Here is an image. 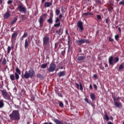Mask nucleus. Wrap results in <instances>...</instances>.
<instances>
[{"label":"nucleus","instance_id":"54","mask_svg":"<svg viewBox=\"0 0 124 124\" xmlns=\"http://www.w3.org/2000/svg\"><path fill=\"white\" fill-rule=\"evenodd\" d=\"M53 18V13L50 14V17Z\"/></svg>","mask_w":124,"mask_h":124},{"label":"nucleus","instance_id":"29","mask_svg":"<svg viewBox=\"0 0 124 124\" xmlns=\"http://www.w3.org/2000/svg\"><path fill=\"white\" fill-rule=\"evenodd\" d=\"M46 67H47V64L44 63L41 65V68H43V69L46 68Z\"/></svg>","mask_w":124,"mask_h":124},{"label":"nucleus","instance_id":"60","mask_svg":"<svg viewBox=\"0 0 124 124\" xmlns=\"http://www.w3.org/2000/svg\"><path fill=\"white\" fill-rule=\"evenodd\" d=\"M3 85H2L1 84H0V89H3Z\"/></svg>","mask_w":124,"mask_h":124},{"label":"nucleus","instance_id":"52","mask_svg":"<svg viewBox=\"0 0 124 124\" xmlns=\"http://www.w3.org/2000/svg\"><path fill=\"white\" fill-rule=\"evenodd\" d=\"M100 68L101 69H102V70H104V67L103 66H102V65H100Z\"/></svg>","mask_w":124,"mask_h":124},{"label":"nucleus","instance_id":"23","mask_svg":"<svg viewBox=\"0 0 124 124\" xmlns=\"http://www.w3.org/2000/svg\"><path fill=\"white\" fill-rule=\"evenodd\" d=\"M17 35H18V34H17V32H14L12 35V39H15V38L17 37Z\"/></svg>","mask_w":124,"mask_h":124},{"label":"nucleus","instance_id":"20","mask_svg":"<svg viewBox=\"0 0 124 124\" xmlns=\"http://www.w3.org/2000/svg\"><path fill=\"white\" fill-rule=\"evenodd\" d=\"M4 107V103L3 102V100H0V108H3Z\"/></svg>","mask_w":124,"mask_h":124},{"label":"nucleus","instance_id":"32","mask_svg":"<svg viewBox=\"0 0 124 124\" xmlns=\"http://www.w3.org/2000/svg\"><path fill=\"white\" fill-rule=\"evenodd\" d=\"M58 103L59 104V106L62 108L63 107V103L62 101L58 102Z\"/></svg>","mask_w":124,"mask_h":124},{"label":"nucleus","instance_id":"41","mask_svg":"<svg viewBox=\"0 0 124 124\" xmlns=\"http://www.w3.org/2000/svg\"><path fill=\"white\" fill-rule=\"evenodd\" d=\"M79 88L80 91H83V86H82L81 83H79Z\"/></svg>","mask_w":124,"mask_h":124},{"label":"nucleus","instance_id":"21","mask_svg":"<svg viewBox=\"0 0 124 124\" xmlns=\"http://www.w3.org/2000/svg\"><path fill=\"white\" fill-rule=\"evenodd\" d=\"M9 17H10V14L7 12L4 15V19H7Z\"/></svg>","mask_w":124,"mask_h":124},{"label":"nucleus","instance_id":"18","mask_svg":"<svg viewBox=\"0 0 124 124\" xmlns=\"http://www.w3.org/2000/svg\"><path fill=\"white\" fill-rule=\"evenodd\" d=\"M24 47L25 49H27V48L29 47V40H28V39H26L25 41Z\"/></svg>","mask_w":124,"mask_h":124},{"label":"nucleus","instance_id":"39","mask_svg":"<svg viewBox=\"0 0 124 124\" xmlns=\"http://www.w3.org/2000/svg\"><path fill=\"white\" fill-rule=\"evenodd\" d=\"M27 36H28V33L25 32L23 34V35L22 36V38H24L25 37H27Z\"/></svg>","mask_w":124,"mask_h":124},{"label":"nucleus","instance_id":"30","mask_svg":"<svg viewBox=\"0 0 124 124\" xmlns=\"http://www.w3.org/2000/svg\"><path fill=\"white\" fill-rule=\"evenodd\" d=\"M2 64H3V65H5V64H6V58H4L3 59L2 61Z\"/></svg>","mask_w":124,"mask_h":124},{"label":"nucleus","instance_id":"37","mask_svg":"<svg viewBox=\"0 0 124 124\" xmlns=\"http://www.w3.org/2000/svg\"><path fill=\"white\" fill-rule=\"evenodd\" d=\"M120 5H124V0H123L119 2Z\"/></svg>","mask_w":124,"mask_h":124},{"label":"nucleus","instance_id":"28","mask_svg":"<svg viewBox=\"0 0 124 124\" xmlns=\"http://www.w3.org/2000/svg\"><path fill=\"white\" fill-rule=\"evenodd\" d=\"M12 48H13V46H8L7 47V54H9L10 53V51H11Z\"/></svg>","mask_w":124,"mask_h":124},{"label":"nucleus","instance_id":"34","mask_svg":"<svg viewBox=\"0 0 124 124\" xmlns=\"http://www.w3.org/2000/svg\"><path fill=\"white\" fill-rule=\"evenodd\" d=\"M61 26V23L60 22H58L56 24L54 25V27H60Z\"/></svg>","mask_w":124,"mask_h":124},{"label":"nucleus","instance_id":"46","mask_svg":"<svg viewBox=\"0 0 124 124\" xmlns=\"http://www.w3.org/2000/svg\"><path fill=\"white\" fill-rule=\"evenodd\" d=\"M43 18L44 17L45 18H46L47 17V14H43L42 16Z\"/></svg>","mask_w":124,"mask_h":124},{"label":"nucleus","instance_id":"40","mask_svg":"<svg viewBox=\"0 0 124 124\" xmlns=\"http://www.w3.org/2000/svg\"><path fill=\"white\" fill-rule=\"evenodd\" d=\"M37 77H38V78H42V75L40 74H37Z\"/></svg>","mask_w":124,"mask_h":124},{"label":"nucleus","instance_id":"15","mask_svg":"<svg viewBox=\"0 0 124 124\" xmlns=\"http://www.w3.org/2000/svg\"><path fill=\"white\" fill-rule=\"evenodd\" d=\"M124 68V63H122L119 65L117 70L118 71H122V70H123Z\"/></svg>","mask_w":124,"mask_h":124},{"label":"nucleus","instance_id":"53","mask_svg":"<svg viewBox=\"0 0 124 124\" xmlns=\"http://www.w3.org/2000/svg\"><path fill=\"white\" fill-rule=\"evenodd\" d=\"M93 87H94V89H95V90H97V86H96V85H95V84H94L93 85Z\"/></svg>","mask_w":124,"mask_h":124},{"label":"nucleus","instance_id":"24","mask_svg":"<svg viewBox=\"0 0 124 124\" xmlns=\"http://www.w3.org/2000/svg\"><path fill=\"white\" fill-rule=\"evenodd\" d=\"M68 50H69V49H70V36L68 35Z\"/></svg>","mask_w":124,"mask_h":124},{"label":"nucleus","instance_id":"61","mask_svg":"<svg viewBox=\"0 0 124 124\" xmlns=\"http://www.w3.org/2000/svg\"><path fill=\"white\" fill-rule=\"evenodd\" d=\"M61 11L63 13V12L64 11V10L63 9V8H62Z\"/></svg>","mask_w":124,"mask_h":124},{"label":"nucleus","instance_id":"19","mask_svg":"<svg viewBox=\"0 0 124 124\" xmlns=\"http://www.w3.org/2000/svg\"><path fill=\"white\" fill-rule=\"evenodd\" d=\"M51 5H52V2H46L44 6L45 7H50Z\"/></svg>","mask_w":124,"mask_h":124},{"label":"nucleus","instance_id":"31","mask_svg":"<svg viewBox=\"0 0 124 124\" xmlns=\"http://www.w3.org/2000/svg\"><path fill=\"white\" fill-rule=\"evenodd\" d=\"M61 11H60V10L59 9H56V11H55V13L56 15H57V16H59V15H60Z\"/></svg>","mask_w":124,"mask_h":124},{"label":"nucleus","instance_id":"16","mask_svg":"<svg viewBox=\"0 0 124 124\" xmlns=\"http://www.w3.org/2000/svg\"><path fill=\"white\" fill-rule=\"evenodd\" d=\"M53 121L56 124H63V122L62 121H60L58 119H54Z\"/></svg>","mask_w":124,"mask_h":124},{"label":"nucleus","instance_id":"44","mask_svg":"<svg viewBox=\"0 0 124 124\" xmlns=\"http://www.w3.org/2000/svg\"><path fill=\"white\" fill-rule=\"evenodd\" d=\"M61 54L62 56H64V54H65V49L62 51Z\"/></svg>","mask_w":124,"mask_h":124},{"label":"nucleus","instance_id":"17","mask_svg":"<svg viewBox=\"0 0 124 124\" xmlns=\"http://www.w3.org/2000/svg\"><path fill=\"white\" fill-rule=\"evenodd\" d=\"M63 31V30L62 29V28L60 29L59 30H57L56 31V33H58L59 35H62V32Z\"/></svg>","mask_w":124,"mask_h":124},{"label":"nucleus","instance_id":"58","mask_svg":"<svg viewBox=\"0 0 124 124\" xmlns=\"http://www.w3.org/2000/svg\"><path fill=\"white\" fill-rule=\"evenodd\" d=\"M93 78H97V75L95 74L93 75Z\"/></svg>","mask_w":124,"mask_h":124},{"label":"nucleus","instance_id":"57","mask_svg":"<svg viewBox=\"0 0 124 124\" xmlns=\"http://www.w3.org/2000/svg\"><path fill=\"white\" fill-rule=\"evenodd\" d=\"M14 29H15V27H12L11 29V31H14Z\"/></svg>","mask_w":124,"mask_h":124},{"label":"nucleus","instance_id":"13","mask_svg":"<svg viewBox=\"0 0 124 124\" xmlns=\"http://www.w3.org/2000/svg\"><path fill=\"white\" fill-rule=\"evenodd\" d=\"M44 21V18L43 16H40L39 19V23L40 24V28H43V22Z\"/></svg>","mask_w":124,"mask_h":124},{"label":"nucleus","instance_id":"63","mask_svg":"<svg viewBox=\"0 0 124 124\" xmlns=\"http://www.w3.org/2000/svg\"><path fill=\"white\" fill-rule=\"evenodd\" d=\"M108 124H113V123L111 122H108Z\"/></svg>","mask_w":124,"mask_h":124},{"label":"nucleus","instance_id":"55","mask_svg":"<svg viewBox=\"0 0 124 124\" xmlns=\"http://www.w3.org/2000/svg\"><path fill=\"white\" fill-rule=\"evenodd\" d=\"M76 86L78 89H79V84L76 83Z\"/></svg>","mask_w":124,"mask_h":124},{"label":"nucleus","instance_id":"48","mask_svg":"<svg viewBox=\"0 0 124 124\" xmlns=\"http://www.w3.org/2000/svg\"><path fill=\"white\" fill-rule=\"evenodd\" d=\"M8 4H11V3H12V0H9L7 2Z\"/></svg>","mask_w":124,"mask_h":124},{"label":"nucleus","instance_id":"27","mask_svg":"<svg viewBox=\"0 0 124 124\" xmlns=\"http://www.w3.org/2000/svg\"><path fill=\"white\" fill-rule=\"evenodd\" d=\"M47 22L49 24H53V18L49 17V18L47 20Z\"/></svg>","mask_w":124,"mask_h":124},{"label":"nucleus","instance_id":"47","mask_svg":"<svg viewBox=\"0 0 124 124\" xmlns=\"http://www.w3.org/2000/svg\"><path fill=\"white\" fill-rule=\"evenodd\" d=\"M118 38H119V34H117L115 36V39H116V40H117Z\"/></svg>","mask_w":124,"mask_h":124},{"label":"nucleus","instance_id":"43","mask_svg":"<svg viewBox=\"0 0 124 124\" xmlns=\"http://www.w3.org/2000/svg\"><path fill=\"white\" fill-rule=\"evenodd\" d=\"M85 101H86V102H87V103H89V104H91V103H90V102H89V99L87 98H86L84 99Z\"/></svg>","mask_w":124,"mask_h":124},{"label":"nucleus","instance_id":"64","mask_svg":"<svg viewBox=\"0 0 124 124\" xmlns=\"http://www.w3.org/2000/svg\"><path fill=\"white\" fill-rule=\"evenodd\" d=\"M44 124H50V122L48 123L47 122H45L44 123Z\"/></svg>","mask_w":124,"mask_h":124},{"label":"nucleus","instance_id":"45","mask_svg":"<svg viewBox=\"0 0 124 124\" xmlns=\"http://www.w3.org/2000/svg\"><path fill=\"white\" fill-rule=\"evenodd\" d=\"M58 95L59 96H60V97H62V93H58Z\"/></svg>","mask_w":124,"mask_h":124},{"label":"nucleus","instance_id":"33","mask_svg":"<svg viewBox=\"0 0 124 124\" xmlns=\"http://www.w3.org/2000/svg\"><path fill=\"white\" fill-rule=\"evenodd\" d=\"M96 16H97V20L98 21H101V20H102V19L101 18V16L97 15Z\"/></svg>","mask_w":124,"mask_h":124},{"label":"nucleus","instance_id":"36","mask_svg":"<svg viewBox=\"0 0 124 124\" xmlns=\"http://www.w3.org/2000/svg\"><path fill=\"white\" fill-rule=\"evenodd\" d=\"M21 19L25 21L26 20V17H25V15H21Z\"/></svg>","mask_w":124,"mask_h":124},{"label":"nucleus","instance_id":"51","mask_svg":"<svg viewBox=\"0 0 124 124\" xmlns=\"http://www.w3.org/2000/svg\"><path fill=\"white\" fill-rule=\"evenodd\" d=\"M108 21H109V17L107 18L106 19V24H108Z\"/></svg>","mask_w":124,"mask_h":124},{"label":"nucleus","instance_id":"8","mask_svg":"<svg viewBox=\"0 0 124 124\" xmlns=\"http://www.w3.org/2000/svg\"><path fill=\"white\" fill-rule=\"evenodd\" d=\"M16 72L15 73L16 80H19L20 78L19 75H21V70H20L18 67H16Z\"/></svg>","mask_w":124,"mask_h":124},{"label":"nucleus","instance_id":"9","mask_svg":"<svg viewBox=\"0 0 124 124\" xmlns=\"http://www.w3.org/2000/svg\"><path fill=\"white\" fill-rule=\"evenodd\" d=\"M112 97L114 101V106H115V107H117V108H120V107H123V105H122V103L121 102H118L116 101V97H114V96H112Z\"/></svg>","mask_w":124,"mask_h":124},{"label":"nucleus","instance_id":"59","mask_svg":"<svg viewBox=\"0 0 124 124\" xmlns=\"http://www.w3.org/2000/svg\"><path fill=\"white\" fill-rule=\"evenodd\" d=\"M89 88H90V89H91V90L93 89V86H92V84L90 85Z\"/></svg>","mask_w":124,"mask_h":124},{"label":"nucleus","instance_id":"25","mask_svg":"<svg viewBox=\"0 0 124 124\" xmlns=\"http://www.w3.org/2000/svg\"><path fill=\"white\" fill-rule=\"evenodd\" d=\"M17 20H18V18H17V17L14 18V19L11 23V25H14V24L16 23V22H17Z\"/></svg>","mask_w":124,"mask_h":124},{"label":"nucleus","instance_id":"1","mask_svg":"<svg viewBox=\"0 0 124 124\" xmlns=\"http://www.w3.org/2000/svg\"><path fill=\"white\" fill-rule=\"evenodd\" d=\"M9 117L12 121H19L20 120L19 110H13L12 113L9 115Z\"/></svg>","mask_w":124,"mask_h":124},{"label":"nucleus","instance_id":"4","mask_svg":"<svg viewBox=\"0 0 124 124\" xmlns=\"http://www.w3.org/2000/svg\"><path fill=\"white\" fill-rule=\"evenodd\" d=\"M1 92L2 95V97H3L4 99L10 100V95L8 94V93L6 92V90H1Z\"/></svg>","mask_w":124,"mask_h":124},{"label":"nucleus","instance_id":"10","mask_svg":"<svg viewBox=\"0 0 124 124\" xmlns=\"http://www.w3.org/2000/svg\"><path fill=\"white\" fill-rule=\"evenodd\" d=\"M50 41V38L48 36H44L43 38L44 45H48Z\"/></svg>","mask_w":124,"mask_h":124},{"label":"nucleus","instance_id":"22","mask_svg":"<svg viewBox=\"0 0 124 124\" xmlns=\"http://www.w3.org/2000/svg\"><path fill=\"white\" fill-rule=\"evenodd\" d=\"M10 78L11 81H15V80L16 79V78H15V75H14V74H11L10 75Z\"/></svg>","mask_w":124,"mask_h":124},{"label":"nucleus","instance_id":"49","mask_svg":"<svg viewBox=\"0 0 124 124\" xmlns=\"http://www.w3.org/2000/svg\"><path fill=\"white\" fill-rule=\"evenodd\" d=\"M95 1L97 3H101V2L99 0H95Z\"/></svg>","mask_w":124,"mask_h":124},{"label":"nucleus","instance_id":"14","mask_svg":"<svg viewBox=\"0 0 124 124\" xmlns=\"http://www.w3.org/2000/svg\"><path fill=\"white\" fill-rule=\"evenodd\" d=\"M57 75L58 76H59V77H62V76H64V75H65V71H63L60 72L57 74Z\"/></svg>","mask_w":124,"mask_h":124},{"label":"nucleus","instance_id":"35","mask_svg":"<svg viewBox=\"0 0 124 124\" xmlns=\"http://www.w3.org/2000/svg\"><path fill=\"white\" fill-rule=\"evenodd\" d=\"M104 118L105 119V120H106V121H109V117H108V115H107V114H105L104 115Z\"/></svg>","mask_w":124,"mask_h":124},{"label":"nucleus","instance_id":"6","mask_svg":"<svg viewBox=\"0 0 124 124\" xmlns=\"http://www.w3.org/2000/svg\"><path fill=\"white\" fill-rule=\"evenodd\" d=\"M18 9L19 12L24 13V14H27V9L26 8V7L22 5H18Z\"/></svg>","mask_w":124,"mask_h":124},{"label":"nucleus","instance_id":"42","mask_svg":"<svg viewBox=\"0 0 124 124\" xmlns=\"http://www.w3.org/2000/svg\"><path fill=\"white\" fill-rule=\"evenodd\" d=\"M109 41H110V42H113V41H114V39H113V38H112L111 37H109V39H108Z\"/></svg>","mask_w":124,"mask_h":124},{"label":"nucleus","instance_id":"11","mask_svg":"<svg viewBox=\"0 0 124 124\" xmlns=\"http://www.w3.org/2000/svg\"><path fill=\"white\" fill-rule=\"evenodd\" d=\"M84 60H86V56H79L77 57V62H83Z\"/></svg>","mask_w":124,"mask_h":124},{"label":"nucleus","instance_id":"38","mask_svg":"<svg viewBox=\"0 0 124 124\" xmlns=\"http://www.w3.org/2000/svg\"><path fill=\"white\" fill-rule=\"evenodd\" d=\"M55 23H60V19L58 17L56 18Z\"/></svg>","mask_w":124,"mask_h":124},{"label":"nucleus","instance_id":"56","mask_svg":"<svg viewBox=\"0 0 124 124\" xmlns=\"http://www.w3.org/2000/svg\"><path fill=\"white\" fill-rule=\"evenodd\" d=\"M59 18H60V19H62V15L60 14L59 15Z\"/></svg>","mask_w":124,"mask_h":124},{"label":"nucleus","instance_id":"26","mask_svg":"<svg viewBox=\"0 0 124 124\" xmlns=\"http://www.w3.org/2000/svg\"><path fill=\"white\" fill-rule=\"evenodd\" d=\"M90 97H91L92 100H94V99H95V95H94V94H93V93H92L90 94Z\"/></svg>","mask_w":124,"mask_h":124},{"label":"nucleus","instance_id":"12","mask_svg":"<svg viewBox=\"0 0 124 124\" xmlns=\"http://www.w3.org/2000/svg\"><path fill=\"white\" fill-rule=\"evenodd\" d=\"M77 27L79 28V29L83 31V30H84V27H83V22L81 21H78L77 23Z\"/></svg>","mask_w":124,"mask_h":124},{"label":"nucleus","instance_id":"3","mask_svg":"<svg viewBox=\"0 0 124 124\" xmlns=\"http://www.w3.org/2000/svg\"><path fill=\"white\" fill-rule=\"evenodd\" d=\"M119 57L113 58V56H110L108 58V62L110 65H114L115 63H117L119 62Z\"/></svg>","mask_w":124,"mask_h":124},{"label":"nucleus","instance_id":"5","mask_svg":"<svg viewBox=\"0 0 124 124\" xmlns=\"http://www.w3.org/2000/svg\"><path fill=\"white\" fill-rule=\"evenodd\" d=\"M76 42L78 45H82V44H84V43L89 44L90 43V41L86 39H80V40H76Z\"/></svg>","mask_w":124,"mask_h":124},{"label":"nucleus","instance_id":"2","mask_svg":"<svg viewBox=\"0 0 124 124\" xmlns=\"http://www.w3.org/2000/svg\"><path fill=\"white\" fill-rule=\"evenodd\" d=\"M34 75H35V72H34L33 69H30L28 72L26 71L25 72L24 75H22V78L29 79V78H32Z\"/></svg>","mask_w":124,"mask_h":124},{"label":"nucleus","instance_id":"7","mask_svg":"<svg viewBox=\"0 0 124 124\" xmlns=\"http://www.w3.org/2000/svg\"><path fill=\"white\" fill-rule=\"evenodd\" d=\"M55 69H56V64L52 62L49 65V67L47 69V71H48L49 73L53 72V71H55Z\"/></svg>","mask_w":124,"mask_h":124},{"label":"nucleus","instance_id":"50","mask_svg":"<svg viewBox=\"0 0 124 124\" xmlns=\"http://www.w3.org/2000/svg\"><path fill=\"white\" fill-rule=\"evenodd\" d=\"M83 15L85 16H88L89 15V12L83 13Z\"/></svg>","mask_w":124,"mask_h":124},{"label":"nucleus","instance_id":"62","mask_svg":"<svg viewBox=\"0 0 124 124\" xmlns=\"http://www.w3.org/2000/svg\"><path fill=\"white\" fill-rule=\"evenodd\" d=\"M2 1H3V0H0V4H2Z\"/></svg>","mask_w":124,"mask_h":124}]
</instances>
